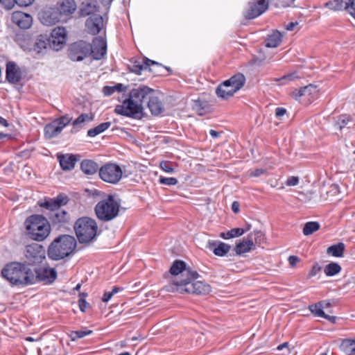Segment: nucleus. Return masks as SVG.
Here are the masks:
<instances>
[{"mask_svg": "<svg viewBox=\"0 0 355 355\" xmlns=\"http://www.w3.org/2000/svg\"><path fill=\"white\" fill-rule=\"evenodd\" d=\"M2 276L14 285H32L33 270L27 265L12 262L1 270Z\"/></svg>", "mask_w": 355, "mask_h": 355, "instance_id": "obj_1", "label": "nucleus"}, {"mask_svg": "<svg viewBox=\"0 0 355 355\" xmlns=\"http://www.w3.org/2000/svg\"><path fill=\"white\" fill-rule=\"evenodd\" d=\"M265 170L263 168H257L251 170L250 171V176L251 177H259L265 173Z\"/></svg>", "mask_w": 355, "mask_h": 355, "instance_id": "obj_59", "label": "nucleus"}, {"mask_svg": "<svg viewBox=\"0 0 355 355\" xmlns=\"http://www.w3.org/2000/svg\"><path fill=\"white\" fill-rule=\"evenodd\" d=\"M114 92H115L113 90L112 87L105 86L103 87V93L105 96L112 95V94H114Z\"/></svg>", "mask_w": 355, "mask_h": 355, "instance_id": "obj_64", "label": "nucleus"}, {"mask_svg": "<svg viewBox=\"0 0 355 355\" xmlns=\"http://www.w3.org/2000/svg\"><path fill=\"white\" fill-rule=\"evenodd\" d=\"M115 112L118 114L128 116L135 119H140L144 116V106L135 103L131 98H125L121 105L115 107Z\"/></svg>", "mask_w": 355, "mask_h": 355, "instance_id": "obj_7", "label": "nucleus"}, {"mask_svg": "<svg viewBox=\"0 0 355 355\" xmlns=\"http://www.w3.org/2000/svg\"><path fill=\"white\" fill-rule=\"evenodd\" d=\"M73 228L80 243H89L96 240L98 235V225L96 220L89 217L78 218Z\"/></svg>", "mask_w": 355, "mask_h": 355, "instance_id": "obj_4", "label": "nucleus"}, {"mask_svg": "<svg viewBox=\"0 0 355 355\" xmlns=\"http://www.w3.org/2000/svg\"><path fill=\"white\" fill-rule=\"evenodd\" d=\"M325 6L332 10H347L355 18V0H332L326 3Z\"/></svg>", "mask_w": 355, "mask_h": 355, "instance_id": "obj_16", "label": "nucleus"}, {"mask_svg": "<svg viewBox=\"0 0 355 355\" xmlns=\"http://www.w3.org/2000/svg\"><path fill=\"white\" fill-rule=\"evenodd\" d=\"M89 55H91L94 60H101L106 54L107 52V43L105 39L101 37H95L92 44H90Z\"/></svg>", "mask_w": 355, "mask_h": 355, "instance_id": "obj_17", "label": "nucleus"}, {"mask_svg": "<svg viewBox=\"0 0 355 355\" xmlns=\"http://www.w3.org/2000/svg\"><path fill=\"white\" fill-rule=\"evenodd\" d=\"M299 76L296 72H292L288 74H286L282 76L279 78H275L274 80L276 82H279V85H283L288 83L291 81H293L295 79H297Z\"/></svg>", "mask_w": 355, "mask_h": 355, "instance_id": "obj_46", "label": "nucleus"}, {"mask_svg": "<svg viewBox=\"0 0 355 355\" xmlns=\"http://www.w3.org/2000/svg\"><path fill=\"white\" fill-rule=\"evenodd\" d=\"M300 259L296 256H290L288 257V262L290 265L294 267L296 263L299 261Z\"/></svg>", "mask_w": 355, "mask_h": 355, "instance_id": "obj_63", "label": "nucleus"}, {"mask_svg": "<svg viewBox=\"0 0 355 355\" xmlns=\"http://www.w3.org/2000/svg\"><path fill=\"white\" fill-rule=\"evenodd\" d=\"M153 89L147 86H140L132 89L129 94V97L137 104L143 106V102L145 99H148L151 96Z\"/></svg>", "mask_w": 355, "mask_h": 355, "instance_id": "obj_19", "label": "nucleus"}, {"mask_svg": "<svg viewBox=\"0 0 355 355\" xmlns=\"http://www.w3.org/2000/svg\"><path fill=\"white\" fill-rule=\"evenodd\" d=\"M186 279H178L175 278L172 283H170L164 286V289L168 292H178L180 293H185L184 288H186L184 284Z\"/></svg>", "mask_w": 355, "mask_h": 355, "instance_id": "obj_35", "label": "nucleus"}, {"mask_svg": "<svg viewBox=\"0 0 355 355\" xmlns=\"http://www.w3.org/2000/svg\"><path fill=\"white\" fill-rule=\"evenodd\" d=\"M92 120V118L90 117L87 114H82L73 122V125L76 127L85 121H90Z\"/></svg>", "mask_w": 355, "mask_h": 355, "instance_id": "obj_52", "label": "nucleus"}, {"mask_svg": "<svg viewBox=\"0 0 355 355\" xmlns=\"http://www.w3.org/2000/svg\"><path fill=\"white\" fill-rule=\"evenodd\" d=\"M11 18L15 24L23 29L31 27L33 22L32 17L30 15L20 11L14 12Z\"/></svg>", "mask_w": 355, "mask_h": 355, "instance_id": "obj_23", "label": "nucleus"}, {"mask_svg": "<svg viewBox=\"0 0 355 355\" xmlns=\"http://www.w3.org/2000/svg\"><path fill=\"white\" fill-rule=\"evenodd\" d=\"M15 1L19 6H28L33 3V0H15Z\"/></svg>", "mask_w": 355, "mask_h": 355, "instance_id": "obj_62", "label": "nucleus"}, {"mask_svg": "<svg viewBox=\"0 0 355 355\" xmlns=\"http://www.w3.org/2000/svg\"><path fill=\"white\" fill-rule=\"evenodd\" d=\"M122 170L121 167L112 163H108L99 168V176L102 180L111 183H117L122 177Z\"/></svg>", "mask_w": 355, "mask_h": 355, "instance_id": "obj_8", "label": "nucleus"}, {"mask_svg": "<svg viewBox=\"0 0 355 355\" xmlns=\"http://www.w3.org/2000/svg\"><path fill=\"white\" fill-rule=\"evenodd\" d=\"M47 209L49 210L48 217L53 224H64L70 220L69 213L61 208Z\"/></svg>", "mask_w": 355, "mask_h": 355, "instance_id": "obj_22", "label": "nucleus"}, {"mask_svg": "<svg viewBox=\"0 0 355 355\" xmlns=\"http://www.w3.org/2000/svg\"><path fill=\"white\" fill-rule=\"evenodd\" d=\"M208 248L218 257H223L227 254L231 248L230 245L221 241H209Z\"/></svg>", "mask_w": 355, "mask_h": 355, "instance_id": "obj_24", "label": "nucleus"}, {"mask_svg": "<svg viewBox=\"0 0 355 355\" xmlns=\"http://www.w3.org/2000/svg\"><path fill=\"white\" fill-rule=\"evenodd\" d=\"M159 182L162 184L173 186L178 184V181L175 178H165L160 176Z\"/></svg>", "mask_w": 355, "mask_h": 355, "instance_id": "obj_51", "label": "nucleus"}, {"mask_svg": "<svg viewBox=\"0 0 355 355\" xmlns=\"http://www.w3.org/2000/svg\"><path fill=\"white\" fill-rule=\"evenodd\" d=\"M252 234H249L246 239L236 245L235 252L237 254H242L250 252L254 247Z\"/></svg>", "mask_w": 355, "mask_h": 355, "instance_id": "obj_27", "label": "nucleus"}, {"mask_svg": "<svg viewBox=\"0 0 355 355\" xmlns=\"http://www.w3.org/2000/svg\"><path fill=\"white\" fill-rule=\"evenodd\" d=\"M92 333V330H78L71 332L69 336L72 341H75L79 338L90 335Z\"/></svg>", "mask_w": 355, "mask_h": 355, "instance_id": "obj_47", "label": "nucleus"}, {"mask_svg": "<svg viewBox=\"0 0 355 355\" xmlns=\"http://www.w3.org/2000/svg\"><path fill=\"white\" fill-rule=\"evenodd\" d=\"M90 44L79 41L71 44L69 49V57L73 61H81L89 55Z\"/></svg>", "mask_w": 355, "mask_h": 355, "instance_id": "obj_9", "label": "nucleus"}, {"mask_svg": "<svg viewBox=\"0 0 355 355\" xmlns=\"http://www.w3.org/2000/svg\"><path fill=\"white\" fill-rule=\"evenodd\" d=\"M244 234L242 228H233L226 232H221L220 236L223 239H230L240 236Z\"/></svg>", "mask_w": 355, "mask_h": 355, "instance_id": "obj_44", "label": "nucleus"}, {"mask_svg": "<svg viewBox=\"0 0 355 355\" xmlns=\"http://www.w3.org/2000/svg\"><path fill=\"white\" fill-rule=\"evenodd\" d=\"M119 203L112 196L99 201L95 206L97 218L102 221H110L115 218L119 212Z\"/></svg>", "mask_w": 355, "mask_h": 355, "instance_id": "obj_5", "label": "nucleus"}, {"mask_svg": "<svg viewBox=\"0 0 355 355\" xmlns=\"http://www.w3.org/2000/svg\"><path fill=\"white\" fill-rule=\"evenodd\" d=\"M232 89L233 88L225 80L217 87L216 94L218 98L227 99L236 92Z\"/></svg>", "mask_w": 355, "mask_h": 355, "instance_id": "obj_31", "label": "nucleus"}, {"mask_svg": "<svg viewBox=\"0 0 355 355\" xmlns=\"http://www.w3.org/2000/svg\"><path fill=\"white\" fill-rule=\"evenodd\" d=\"M320 228V224L318 222L311 221L305 223L303 227V234L305 236L312 234L313 232L318 230Z\"/></svg>", "mask_w": 355, "mask_h": 355, "instance_id": "obj_45", "label": "nucleus"}, {"mask_svg": "<svg viewBox=\"0 0 355 355\" xmlns=\"http://www.w3.org/2000/svg\"><path fill=\"white\" fill-rule=\"evenodd\" d=\"M15 40L24 51H33L35 54L42 53L47 45L50 44L49 41L42 35H40L33 44H31L30 39L23 34H17Z\"/></svg>", "mask_w": 355, "mask_h": 355, "instance_id": "obj_6", "label": "nucleus"}, {"mask_svg": "<svg viewBox=\"0 0 355 355\" xmlns=\"http://www.w3.org/2000/svg\"><path fill=\"white\" fill-rule=\"evenodd\" d=\"M88 305H89V304L87 302V301L85 299L80 298L78 300L79 309L82 312L85 311L86 308L87 307Z\"/></svg>", "mask_w": 355, "mask_h": 355, "instance_id": "obj_60", "label": "nucleus"}, {"mask_svg": "<svg viewBox=\"0 0 355 355\" xmlns=\"http://www.w3.org/2000/svg\"><path fill=\"white\" fill-rule=\"evenodd\" d=\"M61 132L60 128L54 121L46 125L44 128L45 137L49 139L58 136Z\"/></svg>", "mask_w": 355, "mask_h": 355, "instance_id": "obj_39", "label": "nucleus"}, {"mask_svg": "<svg viewBox=\"0 0 355 355\" xmlns=\"http://www.w3.org/2000/svg\"><path fill=\"white\" fill-rule=\"evenodd\" d=\"M144 64L145 66H140L139 67V71L137 72V73H140V71L141 70H143L144 69H146L147 67H150V65H154V64H157L158 65L159 64L153 60H151L150 59H146L145 61H144Z\"/></svg>", "mask_w": 355, "mask_h": 355, "instance_id": "obj_58", "label": "nucleus"}, {"mask_svg": "<svg viewBox=\"0 0 355 355\" xmlns=\"http://www.w3.org/2000/svg\"><path fill=\"white\" fill-rule=\"evenodd\" d=\"M6 78L9 83L17 84L21 79L20 68L15 62L9 61L6 64Z\"/></svg>", "mask_w": 355, "mask_h": 355, "instance_id": "obj_20", "label": "nucleus"}, {"mask_svg": "<svg viewBox=\"0 0 355 355\" xmlns=\"http://www.w3.org/2000/svg\"><path fill=\"white\" fill-rule=\"evenodd\" d=\"M111 125L110 122L102 123L95 128H91L87 131V136L90 137H94L96 135L103 132L105 130L108 129Z\"/></svg>", "mask_w": 355, "mask_h": 355, "instance_id": "obj_41", "label": "nucleus"}, {"mask_svg": "<svg viewBox=\"0 0 355 355\" xmlns=\"http://www.w3.org/2000/svg\"><path fill=\"white\" fill-rule=\"evenodd\" d=\"M85 26L89 33L92 35L99 33L104 27L103 17L100 15H92L89 16L85 22Z\"/></svg>", "mask_w": 355, "mask_h": 355, "instance_id": "obj_21", "label": "nucleus"}, {"mask_svg": "<svg viewBox=\"0 0 355 355\" xmlns=\"http://www.w3.org/2000/svg\"><path fill=\"white\" fill-rule=\"evenodd\" d=\"M71 119L72 118L70 117L69 116L64 115L55 120L54 123H56L58 126L60 128L61 130H62L63 128L70 123Z\"/></svg>", "mask_w": 355, "mask_h": 355, "instance_id": "obj_48", "label": "nucleus"}, {"mask_svg": "<svg viewBox=\"0 0 355 355\" xmlns=\"http://www.w3.org/2000/svg\"><path fill=\"white\" fill-rule=\"evenodd\" d=\"M148 107L153 115L157 116L164 110L163 105L159 99L155 96H150L148 101Z\"/></svg>", "mask_w": 355, "mask_h": 355, "instance_id": "obj_33", "label": "nucleus"}, {"mask_svg": "<svg viewBox=\"0 0 355 355\" xmlns=\"http://www.w3.org/2000/svg\"><path fill=\"white\" fill-rule=\"evenodd\" d=\"M232 89L233 88L225 80L217 87L216 94L218 98L227 99L236 92Z\"/></svg>", "mask_w": 355, "mask_h": 355, "instance_id": "obj_30", "label": "nucleus"}, {"mask_svg": "<svg viewBox=\"0 0 355 355\" xmlns=\"http://www.w3.org/2000/svg\"><path fill=\"white\" fill-rule=\"evenodd\" d=\"M76 9V4L74 0H61L58 4V11L61 16L72 14Z\"/></svg>", "mask_w": 355, "mask_h": 355, "instance_id": "obj_29", "label": "nucleus"}, {"mask_svg": "<svg viewBox=\"0 0 355 355\" xmlns=\"http://www.w3.org/2000/svg\"><path fill=\"white\" fill-rule=\"evenodd\" d=\"M225 81L233 88L232 90L238 92L244 85L245 78L242 73H236Z\"/></svg>", "mask_w": 355, "mask_h": 355, "instance_id": "obj_36", "label": "nucleus"}, {"mask_svg": "<svg viewBox=\"0 0 355 355\" xmlns=\"http://www.w3.org/2000/svg\"><path fill=\"white\" fill-rule=\"evenodd\" d=\"M291 96L295 100H300L301 97H304L303 87L293 90L291 93Z\"/></svg>", "mask_w": 355, "mask_h": 355, "instance_id": "obj_55", "label": "nucleus"}, {"mask_svg": "<svg viewBox=\"0 0 355 355\" xmlns=\"http://www.w3.org/2000/svg\"><path fill=\"white\" fill-rule=\"evenodd\" d=\"M282 40V35L279 31H275L268 36L266 42V46L268 48L277 47Z\"/></svg>", "mask_w": 355, "mask_h": 355, "instance_id": "obj_40", "label": "nucleus"}, {"mask_svg": "<svg viewBox=\"0 0 355 355\" xmlns=\"http://www.w3.org/2000/svg\"><path fill=\"white\" fill-rule=\"evenodd\" d=\"M345 245L343 243H338L327 248V253L336 257H341L343 255Z\"/></svg>", "mask_w": 355, "mask_h": 355, "instance_id": "obj_42", "label": "nucleus"}, {"mask_svg": "<svg viewBox=\"0 0 355 355\" xmlns=\"http://www.w3.org/2000/svg\"><path fill=\"white\" fill-rule=\"evenodd\" d=\"M159 167L167 173H173L174 172L173 164L167 161H162L159 164Z\"/></svg>", "mask_w": 355, "mask_h": 355, "instance_id": "obj_53", "label": "nucleus"}, {"mask_svg": "<svg viewBox=\"0 0 355 355\" xmlns=\"http://www.w3.org/2000/svg\"><path fill=\"white\" fill-rule=\"evenodd\" d=\"M250 234H252L253 243L261 244L265 240V235L261 230H254Z\"/></svg>", "mask_w": 355, "mask_h": 355, "instance_id": "obj_49", "label": "nucleus"}, {"mask_svg": "<svg viewBox=\"0 0 355 355\" xmlns=\"http://www.w3.org/2000/svg\"><path fill=\"white\" fill-rule=\"evenodd\" d=\"M15 3V0H0V5L6 10L12 9Z\"/></svg>", "mask_w": 355, "mask_h": 355, "instance_id": "obj_54", "label": "nucleus"}, {"mask_svg": "<svg viewBox=\"0 0 355 355\" xmlns=\"http://www.w3.org/2000/svg\"><path fill=\"white\" fill-rule=\"evenodd\" d=\"M67 40V31L64 27L58 26L53 29L51 33L49 42L52 47L58 51L65 44Z\"/></svg>", "mask_w": 355, "mask_h": 355, "instance_id": "obj_18", "label": "nucleus"}, {"mask_svg": "<svg viewBox=\"0 0 355 355\" xmlns=\"http://www.w3.org/2000/svg\"><path fill=\"white\" fill-rule=\"evenodd\" d=\"M268 7V0H252L249 2L245 16L251 19L263 14Z\"/></svg>", "mask_w": 355, "mask_h": 355, "instance_id": "obj_14", "label": "nucleus"}, {"mask_svg": "<svg viewBox=\"0 0 355 355\" xmlns=\"http://www.w3.org/2000/svg\"><path fill=\"white\" fill-rule=\"evenodd\" d=\"M58 11H44L40 15L41 22L46 26H52L61 20Z\"/></svg>", "mask_w": 355, "mask_h": 355, "instance_id": "obj_25", "label": "nucleus"}, {"mask_svg": "<svg viewBox=\"0 0 355 355\" xmlns=\"http://www.w3.org/2000/svg\"><path fill=\"white\" fill-rule=\"evenodd\" d=\"M299 183V178L296 176H291L288 178L286 184L288 187L296 186Z\"/></svg>", "mask_w": 355, "mask_h": 355, "instance_id": "obj_56", "label": "nucleus"}, {"mask_svg": "<svg viewBox=\"0 0 355 355\" xmlns=\"http://www.w3.org/2000/svg\"><path fill=\"white\" fill-rule=\"evenodd\" d=\"M25 225L30 237L37 241H44L51 232L47 219L41 215L29 216L25 221Z\"/></svg>", "mask_w": 355, "mask_h": 355, "instance_id": "obj_2", "label": "nucleus"}, {"mask_svg": "<svg viewBox=\"0 0 355 355\" xmlns=\"http://www.w3.org/2000/svg\"><path fill=\"white\" fill-rule=\"evenodd\" d=\"M199 277V275L195 278L186 279V286L184 290L185 293H192L197 295H205L211 291L209 285L205 284L201 281H197L196 279Z\"/></svg>", "mask_w": 355, "mask_h": 355, "instance_id": "obj_15", "label": "nucleus"}, {"mask_svg": "<svg viewBox=\"0 0 355 355\" xmlns=\"http://www.w3.org/2000/svg\"><path fill=\"white\" fill-rule=\"evenodd\" d=\"M340 347V349L345 353V355H354L355 354V340L345 339L342 341Z\"/></svg>", "mask_w": 355, "mask_h": 355, "instance_id": "obj_38", "label": "nucleus"}, {"mask_svg": "<svg viewBox=\"0 0 355 355\" xmlns=\"http://www.w3.org/2000/svg\"><path fill=\"white\" fill-rule=\"evenodd\" d=\"M349 121V117L347 115H342L339 116L336 123V128L340 130H341Z\"/></svg>", "mask_w": 355, "mask_h": 355, "instance_id": "obj_50", "label": "nucleus"}, {"mask_svg": "<svg viewBox=\"0 0 355 355\" xmlns=\"http://www.w3.org/2000/svg\"><path fill=\"white\" fill-rule=\"evenodd\" d=\"M98 10L96 1H86L82 3L80 12L82 16L96 15V12Z\"/></svg>", "mask_w": 355, "mask_h": 355, "instance_id": "obj_32", "label": "nucleus"}, {"mask_svg": "<svg viewBox=\"0 0 355 355\" xmlns=\"http://www.w3.org/2000/svg\"><path fill=\"white\" fill-rule=\"evenodd\" d=\"M320 270H321V267L319 266V264L318 263H315L313 266V267L309 274V276L310 277H314V276L317 275Z\"/></svg>", "mask_w": 355, "mask_h": 355, "instance_id": "obj_57", "label": "nucleus"}, {"mask_svg": "<svg viewBox=\"0 0 355 355\" xmlns=\"http://www.w3.org/2000/svg\"><path fill=\"white\" fill-rule=\"evenodd\" d=\"M58 159L60 162L61 168L64 171H70L75 167L77 159L73 155H58Z\"/></svg>", "mask_w": 355, "mask_h": 355, "instance_id": "obj_26", "label": "nucleus"}, {"mask_svg": "<svg viewBox=\"0 0 355 355\" xmlns=\"http://www.w3.org/2000/svg\"><path fill=\"white\" fill-rule=\"evenodd\" d=\"M170 272L173 275L178 276L175 278H178V279H193L198 276L196 271L187 268L185 263L180 260H176L173 263L170 268Z\"/></svg>", "mask_w": 355, "mask_h": 355, "instance_id": "obj_11", "label": "nucleus"}, {"mask_svg": "<svg viewBox=\"0 0 355 355\" xmlns=\"http://www.w3.org/2000/svg\"><path fill=\"white\" fill-rule=\"evenodd\" d=\"M309 311L316 317L327 319L332 323L336 320V317L331 316L325 313V311L331 313V303L328 301H321L318 303L311 304L309 306Z\"/></svg>", "mask_w": 355, "mask_h": 355, "instance_id": "obj_13", "label": "nucleus"}, {"mask_svg": "<svg viewBox=\"0 0 355 355\" xmlns=\"http://www.w3.org/2000/svg\"><path fill=\"white\" fill-rule=\"evenodd\" d=\"M33 284L39 282L49 284L55 281L57 277V272L54 268L39 266L33 270Z\"/></svg>", "mask_w": 355, "mask_h": 355, "instance_id": "obj_10", "label": "nucleus"}, {"mask_svg": "<svg viewBox=\"0 0 355 355\" xmlns=\"http://www.w3.org/2000/svg\"><path fill=\"white\" fill-rule=\"evenodd\" d=\"M286 110L284 107H277L275 110V115L277 118L281 119L285 115Z\"/></svg>", "mask_w": 355, "mask_h": 355, "instance_id": "obj_61", "label": "nucleus"}, {"mask_svg": "<svg viewBox=\"0 0 355 355\" xmlns=\"http://www.w3.org/2000/svg\"><path fill=\"white\" fill-rule=\"evenodd\" d=\"M304 98L309 102L313 101L318 97L319 89L316 85L310 84L303 87Z\"/></svg>", "mask_w": 355, "mask_h": 355, "instance_id": "obj_37", "label": "nucleus"}, {"mask_svg": "<svg viewBox=\"0 0 355 355\" xmlns=\"http://www.w3.org/2000/svg\"><path fill=\"white\" fill-rule=\"evenodd\" d=\"M80 168L82 171L87 175L95 174L99 171L98 165L96 162L91 159H84L80 164Z\"/></svg>", "mask_w": 355, "mask_h": 355, "instance_id": "obj_34", "label": "nucleus"}, {"mask_svg": "<svg viewBox=\"0 0 355 355\" xmlns=\"http://www.w3.org/2000/svg\"><path fill=\"white\" fill-rule=\"evenodd\" d=\"M68 202V198L64 195H58L55 198H51L46 200L44 203L41 204V207L46 209H56L60 208L61 206L65 205Z\"/></svg>", "mask_w": 355, "mask_h": 355, "instance_id": "obj_28", "label": "nucleus"}, {"mask_svg": "<svg viewBox=\"0 0 355 355\" xmlns=\"http://www.w3.org/2000/svg\"><path fill=\"white\" fill-rule=\"evenodd\" d=\"M24 255L29 264L38 263L45 259V250L41 245L33 243L26 247Z\"/></svg>", "mask_w": 355, "mask_h": 355, "instance_id": "obj_12", "label": "nucleus"}, {"mask_svg": "<svg viewBox=\"0 0 355 355\" xmlns=\"http://www.w3.org/2000/svg\"><path fill=\"white\" fill-rule=\"evenodd\" d=\"M341 267L340 265L334 262L329 263L324 268V272L328 277L334 276L339 273Z\"/></svg>", "mask_w": 355, "mask_h": 355, "instance_id": "obj_43", "label": "nucleus"}, {"mask_svg": "<svg viewBox=\"0 0 355 355\" xmlns=\"http://www.w3.org/2000/svg\"><path fill=\"white\" fill-rule=\"evenodd\" d=\"M76 246L75 238L62 235L54 240L48 249V256L53 260L62 259L69 255Z\"/></svg>", "mask_w": 355, "mask_h": 355, "instance_id": "obj_3", "label": "nucleus"}]
</instances>
